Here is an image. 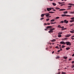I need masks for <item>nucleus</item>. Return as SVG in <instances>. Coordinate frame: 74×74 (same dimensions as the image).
<instances>
[{
  "mask_svg": "<svg viewBox=\"0 0 74 74\" xmlns=\"http://www.w3.org/2000/svg\"><path fill=\"white\" fill-rule=\"evenodd\" d=\"M51 17V16H48L47 18H50Z\"/></svg>",
  "mask_w": 74,
  "mask_h": 74,
  "instance_id": "nucleus-54",
  "label": "nucleus"
},
{
  "mask_svg": "<svg viewBox=\"0 0 74 74\" xmlns=\"http://www.w3.org/2000/svg\"><path fill=\"white\" fill-rule=\"evenodd\" d=\"M60 18V17H56L55 18L56 19H59Z\"/></svg>",
  "mask_w": 74,
  "mask_h": 74,
  "instance_id": "nucleus-18",
  "label": "nucleus"
},
{
  "mask_svg": "<svg viewBox=\"0 0 74 74\" xmlns=\"http://www.w3.org/2000/svg\"><path fill=\"white\" fill-rule=\"evenodd\" d=\"M60 44L64 45V44H66V42H64V41H61L60 42Z\"/></svg>",
  "mask_w": 74,
  "mask_h": 74,
  "instance_id": "nucleus-5",
  "label": "nucleus"
},
{
  "mask_svg": "<svg viewBox=\"0 0 74 74\" xmlns=\"http://www.w3.org/2000/svg\"><path fill=\"white\" fill-rule=\"evenodd\" d=\"M45 25H47V23H45L44 24Z\"/></svg>",
  "mask_w": 74,
  "mask_h": 74,
  "instance_id": "nucleus-45",
  "label": "nucleus"
},
{
  "mask_svg": "<svg viewBox=\"0 0 74 74\" xmlns=\"http://www.w3.org/2000/svg\"><path fill=\"white\" fill-rule=\"evenodd\" d=\"M71 19H72V20H73L74 19V17L71 18Z\"/></svg>",
  "mask_w": 74,
  "mask_h": 74,
  "instance_id": "nucleus-32",
  "label": "nucleus"
},
{
  "mask_svg": "<svg viewBox=\"0 0 74 74\" xmlns=\"http://www.w3.org/2000/svg\"><path fill=\"white\" fill-rule=\"evenodd\" d=\"M56 23V22H55L54 23H53V24H55Z\"/></svg>",
  "mask_w": 74,
  "mask_h": 74,
  "instance_id": "nucleus-58",
  "label": "nucleus"
},
{
  "mask_svg": "<svg viewBox=\"0 0 74 74\" xmlns=\"http://www.w3.org/2000/svg\"><path fill=\"white\" fill-rule=\"evenodd\" d=\"M61 29H63V28H64V26H62V27H61Z\"/></svg>",
  "mask_w": 74,
  "mask_h": 74,
  "instance_id": "nucleus-44",
  "label": "nucleus"
},
{
  "mask_svg": "<svg viewBox=\"0 0 74 74\" xmlns=\"http://www.w3.org/2000/svg\"><path fill=\"white\" fill-rule=\"evenodd\" d=\"M58 37L60 38V37H62V35H58Z\"/></svg>",
  "mask_w": 74,
  "mask_h": 74,
  "instance_id": "nucleus-19",
  "label": "nucleus"
},
{
  "mask_svg": "<svg viewBox=\"0 0 74 74\" xmlns=\"http://www.w3.org/2000/svg\"><path fill=\"white\" fill-rule=\"evenodd\" d=\"M47 25H50V24H51L50 23H47Z\"/></svg>",
  "mask_w": 74,
  "mask_h": 74,
  "instance_id": "nucleus-40",
  "label": "nucleus"
},
{
  "mask_svg": "<svg viewBox=\"0 0 74 74\" xmlns=\"http://www.w3.org/2000/svg\"><path fill=\"white\" fill-rule=\"evenodd\" d=\"M66 73L65 72H62L61 74H66Z\"/></svg>",
  "mask_w": 74,
  "mask_h": 74,
  "instance_id": "nucleus-20",
  "label": "nucleus"
},
{
  "mask_svg": "<svg viewBox=\"0 0 74 74\" xmlns=\"http://www.w3.org/2000/svg\"><path fill=\"white\" fill-rule=\"evenodd\" d=\"M49 44H50V45H51L52 44V43H49Z\"/></svg>",
  "mask_w": 74,
  "mask_h": 74,
  "instance_id": "nucleus-61",
  "label": "nucleus"
},
{
  "mask_svg": "<svg viewBox=\"0 0 74 74\" xmlns=\"http://www.w3.org/2000/svg\"><path fill=\"white\" fill-rule=\"evenodd\" d=\"M51 22H54L55 21V19H52L50 21Z\"/></svg>",
  "mask_w": 74,
  "mask_h": 74,
  "instance_id": "nucleus-25",
  "label": "nucleus"
},
{
  "mask_svg": "<svg viewBox=\"0 0 74 74\" xmlns=\"http://www.w3.org/2000/svg\"><path fill=\"white\" fill-rule=\"evenodd\" d=\"M66 29H67V28H62V29H61V30H66Z\"/></svg>",
  "mask_w": 74,
  "mask_h": 74,
  "instance_id": "nucleus-17",
  "label": "nucleus"
},
{
  "mask_svg": "<svg viewBox=\"0 0 74 74\" xmlns=\"http://www.w3.org/2000/svg\"><path fill=\"white\" fill-rule=\"evenodd\" d=\"M59 56L57 57L56 58V59H59Z\"/></svg>",
  "mask_w": 74,
  "mask_h": 74,
  "instance_id": "nucleus-30",
  "label": "nucleus"
},
{
  "mask_svg": "<svg viewBox=\"0 0 74 74\" xmlns=\"http://www.w3.org/2000/svg\"><path fill=\"white\" fill-rule=\"evenodd\" d=\"M65 10H66L65 9H60L59 10V11H65Z\"/></svg>",
  "mask_w": 74,
  "mask_h": 74,
  "instance_id": "nucleus-12",
  "label": "nucleus"
},
{
  "mask_svg": "<svg viewBox=\"0 0 74 74\" xmlns=\"http://www.w3.org/2000/svg\"><path fill=\"white\" fill-rule=\"evenodd\" d=\"M71 6H69L68 7V8H71Z\"/></svg>",
  "mask_w": 74,
  "mask_h": 74,
  "instance_id": "nucleus-35",
  "label": "nucleus"
},
{
  "mask_svg": "<svg viewBox=\"0 0 74 74\" xmlns=\"http://www.w3.org/2000/svg\"><path fill=\"white\" fill-rule=\"evenodd\" d=\"M72 63L73 64L74 63V61H73L72 62Z\"/></svg>",
  "mask_w": 74,
  "mask_h": 74,
  "instance_id": "nucleus-50",
  "label": "nucleus"
},
{
  "mask_svg": "<svg viewBox=\"0 0 74 74\" xmlns=\"http://www.w3.org/2000/svg\"><path fill=\"white\" fill-rule=\"evenodd\" d=\"M49 15H50L49 13H47V14L46 15V16L47 17V16H49Z\"/></svg>",
  "mask_w": 74,
  "mask_h": 74,
  "instance_id": "nucleus-11",
  "label": "nucleus"
},
{
  "mask_svg": "<svg viewBox=\"0 0 74 74\" xmlns=\"http://www.w3.org/2000/svg\"><path fill=\"white\" fill-rule=\"evenodd\" d=\"M68 22V21H67V20H65L64 21V23H67Z\"/></svg>",
  "mask_w": 74,
  "mask_h": 74,
  "instance_id": "nucleus-8",
  "label": "nucleus"
},
{
  "mask_svg": "<svg viewBox=\"0 0 74 74\" xmlns=\"http://www.w3.org/2000/svg\"><path fill=\"white\" fill-rule=\"evenodd\" d=\"M64 58L65 59H67V57H64Z\"/></svg>",
  "mask_w": 74,
  "mask_h": 74,
  "instance_id": "nucleus-24",
  "label": "nucleus"
},
{
  "mask_svg": "<svg viewBox=\"0 0 74 74\" xmlns=\"http://www.w3.org/2000/svg\"><path fill=\"white\" fill-rule=\"evenodd\" d=\"M44 16V14H42L41 15V17H43Z\"/></svg>",
  "mask_w": 74,
  "mask_h": 74,
  "instance_id": "nucleus-22",
  "label": "nucleus"
},
{
  "mask_svg": "<svg viewBox=\"0 0 74 74\" xmlns=\"http://www.w3.org/2000/svg\"><path fill=\"white\" fill-rule=\"evenodd\" d=\"M71 9V8H69L67 9V10H70Z\"/></svg>",
  "mask_w": 74,
  "mask_h": 74,
  "instance_id": "nucleus-55",
  "label": "nucleus"
},
{
  "mask_svg": "<svg viewBox=\"0 0 74 74\" xmlns=\"http://www.w3.org/2000/svg\"><path fill=\"white\" fill-rule=\"evenodd\" d=\"M65 3H64V2H61L62 4H64Z\"/></svg>",
  "mask_w": 74,
  "mask_h": 74,
  "instance_id": "nucleus-41",
  "label": "nucleus"
},
{
  "mask_svg": "<svg viewBox=\"0 0 74 74\" xmlns=\"http://www.w3.org/2000/svg\"><path fill=\"white\" fill-rule=\"evenodd\" d=\"M62 27H61V26L60 25H59L58 26V28H61Z\"/></svg>",
  "mask_w": 74,
  "mask_h": 74,
  "instance_id": "nucleus-16",
  "label": "nucleus"
},
{
  "mask_svg": "<svg viewBox=\"0 0 74 74\" xmlns=\"http://www.w3.org/2000/svg\"><path fill=\"white\" fill-rule=\"evenodd\" d=\"M52 9L53 10L54 9V8H51V10H52Z\"/></svg>",
  "mask_w": 74,
  "mask_h": 74,
  "instance_id": "nucleus-57",
  "label": "nucleus"
},
{
  "mask_svg": "<svg viewBox=\"0 0 74 74\" xmlns=\"http://www.w3.org/2000/svg\"><path fill=\"white\" fill-rule=\"evenodd\" d=\"M60 8H56V10H59V9H60Z\"/></svg>",
  "mask_w": 74,
  "mask_h": 74,
  "instance_id": "nucleus-39",
  "label": "nucleus"
},
{
  "mask_svg": "<svg viewBox=\"0 0 74 74\" xmlns=\"http://www.w3.org/2000/svg\"><path fill=\"white\" fill-rule=\"evenodd\" d=\"M72 40H74V38H71Z\"/></svg>",
  "mask_w": 74,
  "mask_h": 74,
  "instance_id": "nucleus-49",
  "label": "nucleus"
},
{
  "mask_svg": "<svg viewBox=\"0 0 74 74\" xmlns=\"http://www.w3.org/2000/svg\"><path fill=\"white\" fill-rule=\"evenodd\" d=\"M62 33H63V32H60L58 33V35H60L61 34H62Z\"/></svg>",
  "mask_w": 74,
  "mask_h": 74,
  "instance_id": "nucleus-9",
  "label": "nucleus"
},
{
  "mask_svg": "<svg viewBox=\"0 0 74 74\" xmlns=\"http://www.w3.org/2000/svg\"><path fill=\"white\" fill-rule=\"evenodd\" d=\"M47 11H51V8H47Z\"/></svg>",
  "mask_w": 74,
  "mask_h": 74,
  "instance_id": "nucleus-6",
  "label": "nucleus"
},
{
  "mask_svg": "<svg viewBox=\"0 0 74 74\" xmlns=\"http://www.w3.org/2000/svg\"><path fill=\"white\" fill-rule=\"evenodd\" d=\"M46 29H45V30L46 31H47V30L48 29H49V28H52V26H47L46 27Z\"/></svg>",
  "mask_w": 74,
  "mask_h": 74,
  "instance_id": "nucleus-3",
  "label": "nucleus"
},
{
  "mask_svg": "<svg viewBox=\"0 0 74 74\" xmlns=\"http://www.w3.org/2000/svg\"><path fill=\"white\" fill-rule=\"evenodd\" d=\"M70 49V47H66V50H69V49Z\"/></svg>",
  "mask_w": 74,
  "mask_h": 74,
  "instance_id": "nucleus-15",
  "label": "nucleus"
},
{
  "mask_svg": "<svg viewBox=\"0 0 74 74\" xmlns=\"http://www.w3.org/2000/svg\"><path fill=\"white\" fill-rule=\"evenodd\" d=\"M52 5H54V6H55V5H56V4L54 3H52Z\"/></svg>",
  "mask_w": 74,
  "mask_h": 74,
  "instance_id": "nucleus-13",
  "label": "nucleus"
},
{
  "mask_svg": "<svg viewBox=\"0 0 74 74\" xmlns=\"http://www.w3.org/2000/svg\"><path fill=\"white\" fill-rule=\"evenodd\" d=\"M68 12H63V14H67Z\"/></svg>",
  "mask_w": 74,
  "mask_h": 74,
  "instance_id": "nucleus-21",
  "label": "nucleus"
},
{
  "mask_svg": "<svg viewBox=\"0 0 74 74\" xmlns=\"http://www.w3.org/2000/svg\"><path fill=\"white\" fill-rule=\"evenodd\" d=\"M58 48V46H56V48Z\"/></svg>",
  "mask_w": 74,
  "mask_h": 74,
  "instance_id": "nucleus-47",
  "label": "nucleus"
},
{
  "mask_svg": "<svg viewBox=\"0 0 74 74\" xmlns=\"http://www.w3.org/2000/svg\"><path fill=\"white\" fill-rule=\"evenodd\" d=\"M72 37H74V36H73Z\"/></svg>",
  "mask_w": 74,
  "mask_h": 74,
  "instance_id": "nucleus-62",
  "label": "nucleus"
},
{
  "mask_svg": "<svg viewBox=\"0 0 74 74\" xmlns=\"http://www.w3.org/2000/svg\"><path fill=\"white\" fill-rule=\"evenodd\" d=\"M59 4H62V2H58V3Z\"/></svg>",
  "mask_w": 74,
  "mask_h": 74,
  "instance_id": "nucleus-34",
  "label": "nucleus"
},
{
  "mask_svg": "<svg viewBox=\"0 0 74 74\" xmlns=\"http://www.w3.org/2000/svg\"><path fill=\"white\" fill-rule=\"evenodd\" d=\"M47 14V13H45L44 14V15H46Z\"/></svg>",
  "mask_w": 74,
  "mask_h": 74,
  "instance_id": "nucleus-46",
  "label": "nucleus"
},
{
  "mask_svg": "<svg viewBox=\"0 0 74 74\" xmlns=\"http://www.w3.org/2000/svg\"><path fill=\"white\" fill-rule=\"evenodd\" d=\"M70 14H74V12H70Z\"/></svg>",
  "mask_w": 74,
  "mask_h": 74,
  "instance_id": "nucleus-29",
  "label": "nucleus"
},
{
  "mask_svg": "<svg viewBox=\"0 0 74 74\" xmlns=\"http://www.w3.org/2000/svg\"><path fill=\"white\" fill-rule=\"evenodd\" d=\"M68 5H72V4L69 3Z\"/></svg>",
  "mask_w": 74,
  "mask_h": 74,
  "instance_id": "nucleus-31",
  "label": "nucleus"
},
{
  "mask_svg": "<svg viewBox=\"0 0 74 74\" xmlns=\"http://www.w3.org/2000/svg\"><path fill=\"white\" fill-rule=\"evenodd\" d=\"M55 29V28H51L50 29V30L48 32L50 33H53V30Z\"/></svg>",
  "mask_w": 74,
  "mask_h": 74,
  "instance_id": "nucleus-1",
  "label": "nucleus"
},
{
  "mask_svg": "<svg viewBox=\"0 0 74 74\" xmlns=\"http://www.w3.org/2000/svg\"><path fill=\"white\" fill-rule=\"evenodd\" d=\"M50 23L51 24H53V23H52V22H50Z\"/></svg>",
  "mask_w": 74,
  "mask_h": 74,
  "instance_id": "nucleus-52",
  "label": "nucleus"
},
{
  "mask_svg": "<svg viewBox=\"0 0 74 74\" xmlns=\"http://www.w3.org/2000/svg\"><path fill=\"white\" fill-rule=\"evenodd\" d=\"M73 25H74V23H72L71 24V25H70V26H73Z\"/></svg>",
  "mask_w": 74,
  "mask_h": 74,
  "instance_id": "nucleus-26",
  "label": "nucleus"
},
{
  "mask_svg": "<svg viewBox=\"0 0 74 74\" xmlns=\"http://www.w3.org/2000/svg\"><path fill=\"white\" fill-rule=\"evenodd\" d=\"M54 53V51H53V52H52V53Z\"/></svg>",
  "mask_w": 74,
  "mask_h": 74,
  "instance_id": "nucleus-64",
  "label": "nucleus"
},
{
  "mask_svg": "<svg viewBox=\"0 0 74 74\" xmlns=\"http://www.w3.org/2000/svg\"><path fill=\"white\" fill-rule=\"evenodd\" d=\"M57 74H60V72H58V73Z\"/></svg>",
  "mask_w": 74,
  "mask_h": 74,
  "instance_id": "nucleus-48",
  "label": "nucleus"
},
{
  "mask_svg": "<svg viewBox=\"0 0 74 74\" xmlns=\"http://www.w3.org/2000/svg\"><path fill=\"white\" fill-rule=\"evenodd\" d=\"M60 51V50H59L58 51V52H59Z\"/></svg>",
  "mask_w": 74,
  "mask_h": 74,
  "instance_id": "nucleus-53",
  "label": "nucleus"
},
{
  "mask_svg": "<svg viewBox=\"0 0 74 74\" xmlns=\"http://www.w3.org/2000/svg\"><path fill=\"white\" fill-rule=\"evenodd\" d=\"M65 47V46L64 45H62V48H64Z\"/></svg>",
  "mask_w": 74,
  "mask_h": 74,
  "instance_id": "nucleus-23",
  "label": "nucleus"
},
{
  "mask_svg": "<svg viewBox=\"0 0 74 74\" xmlns=\"http://www.w3.org/2000/svg\"><path fill=\"white\" fill-rule=\"evenodd\" d=\"M65 38V40H68V38Z\"/></svg>",
  "mask_w": 74,
  "mask_h": 74,
  "instance_id": "nucleus-42",
  "label": "nucleus"
},
{
  "mask_svg": "<svg viewBox=\"0 0 74 74\" xmlns=\"http://www.w3.org/2000/svg\"><path fill=\"white\" fill-rule=\"evenodd\" d=\"M63 5H64V4H61V5H60V6H63Z\"/></svg>",
  "mask_w": 74,
  "mask_h": 74,
  "instance_id": "nucleus-43",
  "label": "nucleus"
},
{
  "mask_svg": "<svg viewBox=\"0 0 74 74\" xmlns=\"http://www.w3.org/2000/svg\"><path fill=\"white\" fill-rule=\"evenodd\" d=\"M62 41H65V38L64 39H62Z\"/></svg>",
  "mask_w": 74,
  "mask_h": 74,
  "instance_id": "nucleus-38",
  "label": "nucleus"
},
{
  "mask_svg": "<svg viewBox=\"0 0 74 74\" xmlns=\"http://www.w3.org/2000/svg\"><path fill=\"white\" fill-rule=\"evenodd\" d=\"M74 65H73L72 66V68H74Z\"/></svg>",
  "mask_w": 74,
  "mask_h": 74,
  "instance_id": "nucleus-51",
  "label": "nucleus"
},
{
  "mask_svg": "<svg viewBox=\"0 0 74 74\" xmlns=\"http://www.w3.org/2000/svg\"><path fill=\"white\" fill-rule=\"evenodd\" d=\"M71 60V59H69V60Z\"/></svg>",
  "mask_w": 74,
  "mask_h": 74,
  "instance_id": "nucleus-63",
  "label": "nucleus"
},
{
  "mask_svg": "<svg viewBox=\"0 0 74 74\" xmlns=\"http://www.w3.org/2000/svg\"><path fill=\"white\" fill-rule=\"evenodd\" d=\"M59 47H61V45H59Z\"/></svg>",
  "mask_w": 74,
  "mask_h": 74,
  "instance_id": "nucleus-56",
  "label": "nucleus"
},
{
  "mask_svg": "<svg viewBox=\"0 0 74 74\" xmlns=\"http://www.w3.org/2000/svg\"><path fill=\"white\" fill-rule=\"evenodd\" d=\"M66 44L67 45H69L71 46V42H65V44Z\"/></svg>",
  "mask_w": 74,
  "mask_h": 74,
  "instance_id": "nucleus-2",
  "label": "nucleus"
},
{
  "mask_svg": "<svg viewBox=\"0 0 74 74\" xmlns=\"http://www.w3.org/2000/svg\"><path fill=\"white\" fill-rule=\"evenodd\" d=\"M70 32L71 33H74V32L73 31H70Z\"/></svg>",
  "mask_w": 74,
  "mask_h": 74,
  "instance_id": "nucleus-28",
  "label": "nucleus"
},
{
  "mask_svg": "<svg viewBox=\"0 0 74 74\" xmlns=\"http://www.w3.org/2000/svg\"><path fill=\"white\" fill-rule=\"evenodd\" d=\"M49 12L50 14H53V13H55V12Z\"/></svg>",
  "mask_w": 74,
  "mask_h": 74,
  "instance_id": "nucleus-14",
  "label": "nucleus"
},
{
  "mask_svg": "<svg viewBox=\"0 0 74 74\" xmlns=\"http://www.w3.org/2000/svg\"><path fill=\"white\" fill-rule=\"evenodd\" d=\"M60 23H64V21H61L60 22Z\"/></svg>",
  "mask_w": 74,
  "mask_h": 74,
  "instance_id": "nucleus-27",
  "label": "nucleus"
},
{
  "mask_svg": "<svg viewBox=\"0 0 74 74\" xmlns=\"http://www.w3.org/2000/svg\"><path fill=\"white\" fill-rule=\"evenodd\" d=\"M61 16L62 17H64V16H68V17H70L71 16V15H66L65 14H62L61 15Z\"/></svg>",
  "mask_w": 74,
  "mask_h": 74,
  "instance_id": "nucleus-4",
  "label": "nucleus"
},
{
  "mask_svg": "<svg viewBox=\"0 0 74 74\" xmlns=\"http://www.w3.org/2000/svg\"><path fill=\"white\" fill-rule=\"evenodd\" d=\"M53 11H56V10H53Z\"/></svg>",
  "mask_w": 74,
  "mask_h": 74,
  "instance_id": "nucleus-59",
  "label": "nucleus"
},
{
  "mask_svg": "<svg viewBox=\"0 0 74 74\" xmlns=\"http://www.w3.org/2000/svg\"><path fill=\"white\" fill-rule=\"evenodd\" d=\"M49 20V18H48L46 19V21H48Z\"/></svg>",
  "mask_w": 74,
  "mask_h": 74,
  "instance_id": "nucleus-36",
  "label": "nucleus"
},
{
  "mask_svg": "<svg viewBox=\"0 0 74 74\" xmlns=\"http://www.w3.org/2000/svg\"><path fill=\"white\" fill-rule=\"evenodd\" d=\"M56 41V40L54 39L51 40V42H55Z\"/></svg>",
  "mask_w": 74,
  "mask_h": 74,
  "instance_id": "nucleus-10",
  "label": "nucleus"
},
{
  "mask_svg": "<svg viewBox=\"0 0 74 74\" xmlns=\"http://www.w3.org/2000/svg\"><path fill=\"white\" fill-rule=\"evenodd\" d=\"M44 19L43 18H41L40 19V20H43Z\"/></svg>",
  "mask_w": 74,
  "mask_h": 74,
  "instance_id": "nucleus-37",
  "label": "nucleus"
},
{
  "mask_svg": "<svg viewBox=\"0 0 74 74\" xmlns=\"http://www.w3.org/2000/svg\"><path fill=\"white\" fill-rule=\"evenodd\" d=\"M70 36H71V35L69 34L68 35H66L65 37H70Z\"/></svg>",
  "mask_w": 74,
  "mask_h": 74,
  "instance_id": "nucleus-7",
  "label": "nucleus"
},
{
  "mask_svg": "<svg viewBox=\"0 0 74 74\" xmlns=\"http://www.w3.org/2000/svg\"><path fill=\"white\" fill-rule=\"evenodd\" d=\"M70 22H74V21L73 20H71L70 21Z\"/></svg>",
  "mask_w": 74,
  "mask_h": 74,
  "instance_id": "nucleus-33",
  "label": "nucleus"
},
{
  "mask_svg": "<svg viewBox=\"0 0 74 74\" xmlns=\"http://www.w3.org/2000/svg\"><path fill=\"white\" fill-rule=\"evenodd\" d=\"M72 5H74V4H72Z\"/></svg>",
  "mask_w": 74,
  "mask_h": 74,
  "instance_id": "nucleus-60",
  "label": "nucleus"
}]
</instances>
